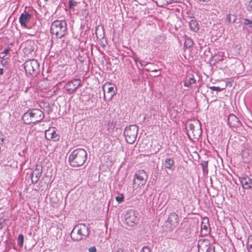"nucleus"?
Returning <instances> with one entry per match:
<instances>
[{
    "instance_id": "c85d7f7f",
    "label": "nucleus",
    "mask_w": 252,
    "mask_h": 252,
    "mask_svg": "<svg viewBox=\"0 0 252 252\" xmlns=\"http://www.w3.org/2000/svg\"><path fill=\"white\" fill-rule=\"evenodd\" d=\"M112 252H126L123 247L114 248Z\"/></svg>"
},
{
    "instance_id": "9d476101",
    "label": "nucleus",
    "mask_w": 252,
    "mask_h": 252,
    "mask_svg": "<svg viewBox=\"0 0 252 252\" xmlns=\"http://www.w3.org/2000/svg\"><path fill=\"white\" fill-rule=\"evenodd\" d=\"M81 81L79 79H73L69 81L64 86V90L66 93L71 94L80 86Z\"/></svg>"
},
{
    "instance_id": "2eb2a0df",
    "label": "nucleus",
    "mask_w": 252,
    "mask_h": 252,
    "mask_svg": "<svg viewBox=\"0 0 252 252\" xmlns=\"http://www.w3.org/2000/svg\"><path fill=\"white\" fill-rule=\"evenodd\" d=\"M42 174V167L40 165H36L31 174V180L32 183L35 184L39 180Z\"/></svg>"
},
{
    "instance_id": "f704fd0d",
    "label": "nucleus",
    "mask_w": 252,
    "mask_h": 252,
    "mask_svg": "<svg viewBox=\"0 0 252 252\" xmlns=\"http://www.w3.org/2000/svg\"><path fill=\"white\" fill-rule=\"evenodd\" d=\"M88 251L89 252H96V249L95 247L92 246L89 248Z\"/></svg>"
},
{
    "instance_id": "423d86ee",
    "label": "nucleus",
    "mask_w": 252,
    "mask_h": 252,
    "mask_svg": "<svg viewBox=\"0 0 252 252\" xmlns=\"http://www.w3.org/2000/svg\"><path fill=\"white\" fill-rule=\"evenodd\" d=\"M147 179V175L146 172L143 170H140L137 171L133 180V188L137 189L144 185Z\"/></svg>"
},
{
    "instance_id": "4be33fe9",
    "label": "nucleus",
    "mask_w": 252,
    "mask_h": 252,
    "mask_svg": "<svg viewBox=\"0 0 252 252\" xmlns=\"http://www.w3.org/2000/svg\"><path fill=\"white\" fill-rule=\"evenodd\" d=\"M149 112L150 119L151 122L153 123L154 121H157V117L159 115L158 112L154 108H151L150 109Z\"/></svg>"
},
{
    "instance_id": "39448f33",
    "label": "nucleus",
    "mask_w": 252,
    "mask_h": 252,
    "mask_svg": "<svg viewBox=\"0 0 252 252\" xmlns=\"http://www.w3.org/2000/svg\"><path fill=\"white\" fill-rule=\"evenodd\" d=\"M138 131V128L135 125L126 126L124 132L126 141L129 144H133L136 139Z\"/></svg>"
},
{
    "instance_id": "7c9ffc66",
    "label": "nucleus",
    "mask_w": 252,
    "mask_h": 252,
    "mask_svg": "<svg viewBox=\"0 0 252 252\" xmlns=\"http://www.w3.org/2000/svg\"><path fill=\"white\" fill-rule=\"evenodd\" d=\"M210 89H211L212 91H216L218 92L221 91L222 89L220 88L219 87H216V86H210L209 87Z\"/></svg>"
},
{
    "instance_id": "1a4fd4ad",
    "label": "nucleus",
    "mask_w": 252,
    "mask_h": 252,
    "mask_svg": "<svg viewBox=\"0 0 252 252\" xmlns=\"http://www.w3.org/2000/svg\"><path fill=\"white\" fill-rule=\"evenodd\" d=\"M125 219L126 223L129 226H133L138 221L137 213L133 210H129L127 211L125 215Z\"/></svg>"
},
{
    "instance_id": "aec40b11",
    "label": "nucleus",
    "mask_w": 252,
    "mask_h": 252,
    "mask_svg": "<svg viewBox=\"0 0 252 252\" xmlns=\"http://www.w3.org/2000/svg\"><path fill=\"white\" fill-rule=\"evenodd\" d=\"M201 224V231L203 232L204 231V234L206 235L209 232V224L207 219L204 218Z\"/></svg>"
},
{
    "instance_id": "09e8293b",
    "label": "nucleus",
    "mask_w": 252,
    "mask_h": 252,
    "mask_svg": "<svg viewBox=\"0 0 252 252\" xmlns=\"http://www.w3.org/2000/svg\"><path fill=\"white\" fill-rule=\"evenodd\" d=\"M45 1H47L48 0H45Z\"/></svg>"
},
{
    "instance_id": "2f4dec72",
    "label": "nucleus",
    "mask_w": 252,
    "mask_h": 252,
    "mask_svg": "<svg viewBox=\"0 0 252 252\" xmlns=\"http://www.w3.org/2000/svg\"><path fill=\"white\" fill-rule=\"evenodd\" d=\"M159 6H162L163 3L162 1H165L164 0H153Z\"/></svg>"
},
{
    "instance_id": "473e14b6",
    "label": "nucleus",
    "mask_w": 252,
    "mask_h": 252,
    "mask_svg": "<svg viewBox=\"0 0 252 252\" xmlns=\"http://www.w3.org/2000/svg\"><path fill=\"white\" fill-rule=\"evenodd\" d=\"M141 252H151V250L148 246H145L142 248Z\"/></svg>"
},
{
    "instance_id": "ea45409f",
    "label": "nucleus",
    "mask_w": 252,
    "mask_h": 252,
    "mask_svg": "<svg viewBox=\"0 0 252 252\" xmlns=\"http://www.w3.org/2000/svg\"><path fill=\"white\" fill-rule=\"evenodd\" d=\"M3 74V68H0V75H1Z\"/></svg>"
},
{
    "instance_id": "7ed1b4c3",
    "label": "nucleus",
    "mask_w": 252,
    "mask_h": 252,
    "mask_svg": "<svg viewBox=\"0 0 252 252\" xmlns=\"http://www.w3.org/2000/svg\"><path fill=\"white\" fill-rule=\"evenodd\" d=\"M44 118V114L40 110L32 109L25 113L22 120L26 124H35L40 122Z\"/></svg>"
},
{
    "instance_id": "c9c22d12",
    "label": "nucleus",
    "mask_w": 252,
    "mask_h": 252,
    "mask_svg": "<svg viewBox=\"0 0 252 252\" xmlns=\"http://www.w3.org/2000/svg\"><path fill=\"white\" fill-rule=\"evenodd\" d=\"M140 64L142 65V66H145L146 65L148 64H153V63H147V62H145L144 61H141L140 62Z\"/></svg>"
},
{
    "instance_id": "e433bc0d",
    "label": "nucleus",
    "mask_w": 252,
    "mask_h": 252,
    "mask_svg": "<svg viewBox=\"0 0 252 252\" xmlns=\"http://www.w3.org/2000/svg\"><path fill=\"white\" fill-rule=\"evenodd\" d=\"M152 68H146L145 69V70L147 71H152V72H158V69H152Z\"/></svg>"
},
{
    "instance_id": "20e7f679",
    "label": "nucleus",
    "mask_w": 252,
    "mask_h": 252,
    "mask_svg": "<svg viewBox=\"0 0 252 252\" xmlns=\"http://www.w3.org/2000/svg\"><path fill=\"white\" fill-rule=\"evenodd\" d=\"M66 22L65 20H56L51 26V33L58 38H61L66 34Z\"/></svg>"
},
{
    "instance_id": "f257e3e1",
    "label": "nucleus",
    "mask_w": 252,
    "mask_h": 252,
    "mask_svg": "<svg viewBox=\"0 0 252 252\" xmlns=\"http://www.w3.org/2000/svg\"><path fill=\"white\" fill-rule=\"evenodd\" d=\"M87 159L86 151L82 148L76 149L71 152L68 158L70 165L74 167L82 166Z\"/></svg>"
},
{
    "instance_id": "ddd939ff",
    "label": "nucleus",
    "mask_w": 252,
    "mask_h": 252,
    "mask_svg": "<svg viewBox=\"0 0 252 252\" xmlns=\"http://www.w3.org/2000/svg\"><path fill=\"white\" fill-rule=\"evenodd\" d=\"M32 18V15L26 11L22 13L19 17V23L21 27L27 28V24Z\"/></svg>"
},
{
    "instance_id": "0eeeda50",
    "label": "nucleus",
    "mask_w": 252,
    "mask_h": 252,
    "mask_svg": "<svg viewBox=\"0 0 252 252\" xmlns=\"http://www.w3.org/2000/svg\"><path fill=\"white\" fill-rule=\"evenodd\" d=\"M24 68L27 74L34 75L39 71V64L35 59L27 61L24 64Z\"/></svg>"
},
{
    "instance_id": "de8ad7c7",
    "label": "nucleus",
    "mask_w": 252,
    "mask_h": 252,
    "mask_svg": "<svg viewBox=\"0 0 252 252\" xmlns=\"http://www.w3.org/2000/svg\"><path fill=\"white\" fill-rule=\"evenodd\" d=\"M250 247H251V248H252V245H251L250 246Z\"/></svg>"
},
{
    "instance_id": "a19ab883",
    "label": "nucleus",
    "mask_w": 252,
    "mask_h": 252,
    "mask_svg": "<svg viewBox=\"0 0 252 252\" xmlns=\"http://www.w3.org/2000/svg\"><path fill=\"white\" fill-rule=\"evenodd\" d=\"M227 18H228V21L231 22V15H228Z\"/></svg>"
},
{
    "instance_id": "72a5a7b5",
    "label": "nucleus",
    "mask_w": 252,
    "mask_h": 252,
    "mask_svg": "<svg viewBox=\"0 0 252 252\" xmlns=\"http://www.w3.org/2000/svg\"><path fill=\"white\" fill-rule=\"evenodd\" d=\"M247 8L249 11H252V0L249 2Z\"/></svg>"
},
{
    "instance_id": "58836bf2",
    "label": "nucleus",
    "mask_w": 252,
    "mask_h": 252,
    "mask_svg": "<svg viewBox=\"0 0 252 252\" xmlns=\"http://www.w3.org/2000/svg\"><path fill=\"white\" fill-rule=\"evenodd\" d=\"M5 56V55L4 54V53H0V58H3V57H4Z\"/></svg>"
},
{
    "instance_id": "c756f323",
    "label": "nucleus",
    "mask_w": 252,
    "mask_h": 252,
    "mask_svg": "<svg viewBox=\"0 0 252 252\" xmlns=\"http://www.w3.org/2000/svg\"><path fill=\"white\" fill-rule=\"evenodd\" d=\"M124 198V197L123 194H121L120 195L116 197V201L119 203L123 201Z\"/></svg>"
},
{
    "instance_id": "f3484780",
    "label": "nucleus",
    "mask_w": 252,
    "mask_h": 252,
    "mask_svg": "<svg viewBox=\"0 0 252 252\" xmlns=\"http://www.w3.org/2000/svg\"><path fill=\"white\" fill-rule=\"evenodd\" d=\"M167 221L170 224L171 228L173 229L175 228L177 226L178 223V215L175 213L170 214Z\"/></svg>"
},
{
    "instance_id": "49530a36",
    "label": "nucleus",
    "mask_w": 252,
    "mask_h": 252,
    "mask_svg": "<svg viewBox=\"0 0 252 252\" xmlns=\"http://www.w3.org/2000/svg\"><path fill=\"white\" fill-rule=\"evenodd\" d=\"M235 22V19H234L233 21H232V23H234Z\"/></svg>"
},
{
    "instance_id": "6ab92c4d",
    "label": "nucleus",
    "mask_w": 252,
    "mask_h": 252,
    "mask_svg": "<svg viewBox=\"0 0 252 252\" xmlns=\"http://www.w3.org/2000/svg\"><path fill=\"white\" fill-rule=\"evenodd\" d=\"M195 83L196 80L194 79L193 75L192 74L189 75L184 81V85L185 87H189L191 85L195 84Z\"/></svg>"
},
{
    "instance_id": "412c9836",
    "label": "nucleus",
    "mask_w": 252,
    "mask_h": 252,
    "mask_svg": "<svg viewBox=\"0 0 252 252\" xmlns=\"http://www.w3.org/2000/svg\"><path fill=\"white\" fill-rule=\"evenodd\" d=\"M163 165L165 168L172 170L174 165V161L171 158H166L164 160Z\"/></svg>"
},
{
    "instance_id": "4468645a",
    "label": "nucleus",
    "mask_w": 252,
    "mask_h": 252,
    "mask_svg": "<svg viewBox=\"0 0 252 252\" xmlns=\"http://www.w3.org/2000/svg\"><path fill=\"white\" fill-rule=\"evenodd\" d=\"M23 45L24 47L23 52L27 55L31 54L35 49V43L32 40H27Z\"/></svg>"
},
{
    "instance_id": "b1692460",
    "label": "nucleus",
    "mask_w": 252,
    "mask_h": 252,
    "mask_svg": "<svg viewBox=\"0 0 252 252\" xmlns=\"http://www.w3.org/2000/svg\"><path fill=\"white\" fill-rule=\"evenodd\" d=\"M79 3L78 0H69V8L73 10H75L76 7H77Z\"/></svg>"
},
{
    "instance_id": "dca6fc26",
    "label": "nucleus",
    "mask_w": 252,
    "mask_h": 252,
    "mask_svg": "<svg viewBox=\"0 0 252 252\" xmlns=\"http://www.w3.org/2000/svg\"><path fill=\"white\" fill-rule=\"evenodd\" d=\"M240 183L244 189L252 188V179L247 175H243L239 177Z\"/></svg>"
},
{
    "instance_id": "9b49d317",
    "label": "nucleus",
    "mask_w": 252,
    "mask_h": 252,
    "mask_svg": "<svg viewBox=\"0 0 252 252\" xmlns=\"http://www.w3.org/2000/svg\"><path fill=\"white\" fill-rule=\"evenodd\" d=\"M103 91L104 97L107 98L109 100H111L116 94L114 87L110 83L104 84L103 86Z\"/></svg>"
},
{
    "instance_id": "5701e85b",
    "label": "nucleus",
    "mask_w": 252,
    "mask_h": 252,
    "mask_svg": "<svg viewBox=\"0 0 252 252\" xmlns=\"http://www.w3.org/2000/svg\"><path fill=\"white\" fill-rule=\"evenodd\" d=\"M189 28L191 31L197 32L199 29L197 22L194 20H191L189 22Z\"/></svg>"
},
{
    "instance_id": "f8f14e48",
    "label": "nucleus",
    "mask_w": 252,
    "mask_h": 252,
    "mask_svg": "<svg viewBox=\"0 0 252 252\" xmlns=\"http://www.w3.org/2000/svg\"><path fill=\"white\" fill-rule=\"evenodd\" d=\"M46 138L49 140L57 141L60 139V136L56 132L55 128L52 127L45 131Z\"/></svg>"
},
{
    "instance_id": "393cba45",
    "label": "nucleus",
    "mask_w": 252,
    "mask_h": 252,
    "mask_svg": "<svg viewBox=\"0 0 252 252\" xmlns=\"http://www.w3.org/2000/svg\"><path fill=\"white\" fill-rule=\"evenodd\" d=\"M243 24L245 26H247V27H243V29L245 30L247 28H252V20H251L247 18L243 19Z\"/></svg>"
},
{
    "instance_id": "f03ea898",
    "label": "nucleus",
    "mask_w": 252,
    "mask_h": 252,
    "mask_svg": "<svg viewBox=\"0 0 252 252\" xmlns=\"http://www.w3.org/2000/svg\"><path fill=\"white\" fill-rule=\"evenodd\" d=\"M89 227L84 223L76 225L71 232V238L73 241H79L89 235Z\"/></svg>"
},
{
    "instance_id": "a211bd4d",
    "label": "nucleus",
    "mask_w": 252,
    "mask_h": 252,
    "mask_svg": "<svg viewBox=\"0 0 252 252\" xmlns=\"http://www.w3.org/2000/svg\"><path fill=\"white\" fill-rule=\"evenodd\" d=\"M228 124L232 127H238L240 125L238 118L234 115H229L227 118Z\"/></svg>"
},
{
    "instance_id": "6e6552de",
    "label": "nucleus",
    "mask_w": 252,
    "mask_h": 252,
    "mask_svg": "<svg viewBox=\"0 0 252 252\" xmlns=\"http://www.w3.org/2000/svg\"><path fill=\"white\" fill-rule=\"evenodd\" d=\"M188 134L190 138H197L201 135V124L199 121H194L189 124Z\"/></svg>"
},
{
    "instance_id": "79ce46f5",
    "label": "nucleus",
    "mask_w": 252,
    "mask_h": 252,
    "mask_svg": "<svg viewBox=\"0 0 252 252\" xmlns=\"http://www.w3.org/2000/svg\"><path fill=\"white\" fill-rule=\"evenodd\" d=\"M206 252H214V251H212L211 249V250L207 249V251Z\"/></svg>"
},
{
    "instance_id": "37998d69",
    "label": "nucleus",
    "mask_w": 252,
    "mask_h": 252,
    "mask_svg": "<svg viewBox=\"0 0 252 252\" xmlns=\"http://www.w3.org/2000/svg\"><path fill=\"white\" fill-rule=\"evenodd\" d=\"M3 227V225L1 222H0V229Z\"/></svg>"
},
{
    "instance_id": "a18cd8bd",
    "label": "nucleus",
    "mask_w": 252,
    "mask_h": 252,
    "mask_svg": "<svg viewBox=\"0 0 252 252\" xmlns=\"http://www.w3.org/2000/svg\"><path fill=\"white\" fill-rule=\"evenodd\" d=\"M160 74H157V75H154L153 76L154 77H156V76H160Z\"/></svg>"
},
{
    "instance_id": "bb28decb",
    "label": "nucleus",
    "mask_w": 252,
    "mask_h": 252,
    "mask_svg": "<svg viewBox=\"0 0 252 252\" xmlns=\"http://www.w3.org/2000/svg\"><path fill=\"white\" fill-rule=\"evenodd\" d=\"M201 165L202 167L203 173H207L208 172V162L203 161L201 163Z\"/></svg>"
},
{
    "instance_id": "c03bdc74",
    "label": "nucleus",
    "mask_w": 252,
    "mask_h": 252,
    "mask_svg": "<svg viewBox=\"0 0 252 252\" xmlns=\"http://www.w3.org/2000/svg\"><path fill=\"white\" fill-rule=\"evenodd\" d=\"M188 41H189V43H190V45H192V42L191 41V40L190 39H188Z\"/></svg>"
},
{
    "instance_id": "cd10ccee",
    "label": "nucleus",
    "mask_w": 252,
    "mask_h": 252,
    "mask_svg": "<svg viewBox=\"0 0 252 252\" xmlns=\"http://www.w3.org/2000/svg\"><path fill=\"white\" fill-rule=\"evenodd\" d=\"M165 1H162L163 3L162 4V6L164 5H167L168 4L171 3L172 2H177L179 1L180 0H164Z\"/></svg>"
},
{
    "instance_id": "4c0bfd02",
    "label": "nucleus",
    "mask_w": 252,
    "mask_h": 252,
    "mask_svg": "<svg viewBox=\"0 0 252 252\" xmlns=\"http://www.w3.org/2000/svg\"><path fill=\"white\" fill-rule=\"evenodd\" d=\"M9 52V49L8 48H6L4 49V50L3 51V52H2V53H4V54L5 55L6 54H7Z\"/></svg>"
},
{
    "instance_id": "a878e982",
    "label": "nucleus",
    "mask_w": 252,
    "mask_h": 252,
    "mask_svg": "<svg viewBox=\"0 0 252 252\" xmlns=\"http://www.w3.org/2000/svg\"><path fill=\"white\" fill-rule=\"evenodd\" d=\"M18 245L22 247L24 243V236L23 234H20L18 236Z\"/></svg>"
}]
</instances>
